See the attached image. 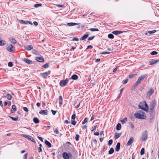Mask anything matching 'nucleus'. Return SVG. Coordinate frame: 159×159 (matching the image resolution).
<instances>
[{"label": "nucleus", "mask_w": 159, "mask_h": 159, "mask_svg": "<svg viewBox=\"0 0 159 159\" xmlns=\"http://www.w3.org/2000/svg\"><path fill=\"white\" fill-rule=\"evenodd\" d=\"M51 111H52V113L53 115H55L57 111H53L52 110H51Z\"/></svg>", "instance_id": "obj_55"}, {"label": "nucleus", "mask_w": 159, "mask_h": 159, "mask_svg": "<svg viewBox=\"0 0 159 159\" xmlns=\"http://www.w3.org/2000/svg\"><path fill=\"white\" fill-rule=\"evenodd\" d=\"M112 142H113V141L112 139L108 141V145L109 146H110L112 144Z\"/></svg>", "instance_id": "obj_41"}, {"label": "nucleus", "mask_w": 159, "mask_h": 159, "mask_svg": "<svg viewBox=\"0 0 159 159\" xmlns=\"http://www.w3.org/2000/svg\"><path fill=\"white\" fill-rule=\"evenodd\" d=\"M71 124L74 125H75L76 124V122L75 120H72L71 121Z\"/></svg>", "instance_id": "obj_46"}, {"label": "nucleus", "mask_w": 159, "mask_h": 159, "mask_svg": "<svg viewBox=\"0 0 159 159\" xmlns=\"http://www.w3.org/2000/svg\"><path fill=\"white\" fill-rule=\"evenodd\" d=\"M79 40V39L75 37L73 39V41H78Z\"/></svg>", "instance_id": "obj_56"}, {"label": "nucleus", "mask_w": 159, "mask_h": 159, "mask_svg": "<svg viewBox=\"0 0 159 159\" xmlns=\"http://www.w3.org/2000/svg\"><path fill=\"white\" fill-rule=\"evenodd\" d=\"M80 24L79 23H73V22L69 23L67 24V25L69 26H74V25H79Z\"/></svg>", "instance_id": "obj_18"}, {"label": "nucleus", "mask_w": 159, "mask_h": 159, "mask_svg": "<svg viewBox=\"0 0 159 159\" xmlns=\"http://www.w3.org/2000/svg\"><path fill=\"white\" fill-rule=\"evenodd\" d=\"M90 30L91 31H99L98 29L96 28H91L90 29Z\"/></svg>", "instance_id": "obj_35"}, {"label": "nucleus", "mask_w": 159, "mask_h": 159, "mask_svg": "<svg viewBox=\"0 0 159 159\" xmlns=\"http://www.w3.org/2000/svg\"><path fill=\"white\" fill-rule=\"evenodd\" d=\"M56 6H57L58 7H64L63 5H56Z\"/></svg>", "instance_id": "obj_60"}, {"label": "nucleus", "mask_w": 159, "mask_h": 159, "mask_svg": "<svg viewBox=\"0 0 159 159\" xmlns=\"http://www.w3.org/2000/svg\"><path fill=\"white\" fill-rule=\"evenodd\" d=\"M94 143L96 145L97 144V141L95 139L93 140L92 141V143Z\"/></svg>", "instance_id": "obj_40"}, {"label": "nucleus", "mask_w": 159, "mask_h": 159, "mask_svg": "<svg viewBox=\"0 0 159 159\" xmlns=\"http://www.w3.org/2000/svg\"><path fill=\"white\" fill-rule=\"evenodd\" d=\"M21 136L26 138H28L30 140L32 141L33 142L35 143V141L34 139L31 136L25 134H22Z\"/></svg>", "instance_id": "obj_8"}, {"label": "nucleus", "mask_w": 159, "mask_h": 159, "mask_svg": "<svg viewBox=\"0 0 159 159\" xmlns=\"http://www.w3.org/2000/svg\"><path fill=\"white\" fill-rule=\"evenodd\" d=\"M120 143H118L116 146L115 149L116 151L117 152H118L120 150Z\"/></svg>", "instance_id": "obj_21"}, {"label": "nucleus", "mask_w": 159, "mask_h": 159, "mask_svg": "<svg viewBox=\"0 0 159 159\" xmlns=\"http://www.w3.org/2000/svg\"><path fill=\"white\" fill-rule=\"evenodd\" d=\"M7 49L8 51L12 52L15 49V48L12 45L9 44L8 45Z\"/></svg>", "instance_id": "obj_9"}, {"label": "nucleus", "mask_w": 159, "mask_h": 159, "mask_svg": "<svg viewBox=\"0 0 159 159\" xmlns=\"http://www.w3.org/2000/svg\"><path fill=\"white\" fill-rule=\"evenodd\" d=\"M13 64L11 62H9L8 63V66L10 67H12Z\"/></svg>", "instance_id": "obj_45"}, {"label": "nucleus", "mask_w": 159, "mask_h": 159, "mask_svg": "<svg viewBox=\"0 0 159 159\" xmlns=\"http://www.w3.org/2000/svg\"><path fill=\"white\" fill-rule=\"evenodd\" d=\"M108 37L109 38L111 39H113L114 38V36L112 34H109L108 35Z\"/></svg>", "instance_id": "obj_33"}, {"label": "nucleus", "mask_w": 159, "mask_h": 159, "mask_svg": "<svg viewBox=\"0 0 159 159\" xmlns=\"http://www.w3.org/2000/svg\"><path fill=\"white\" fill-rule=\"evenodd\" d=\"M156 32V31L155 30H154L151 31H148V32L149 34H153L155 33Z\"/></svg>", "instance_id": "obj_50"}, {"label": "nucleus", "mask_w": 159, "mask_h": 159, "mask_svg": "<svg viewBox=\"0 0 159 159\" xmlns=\"http://www.w3.org/2000/svg\"><path fill=\"white\" fill-rule=\"evenodd\" d=\"M139 108L145 111H148V107L145 102H143L141 103L139 105Z\"/></svg>", "instance_id": "obj_3"}, {"label": "nucleus", "mask_w": 159, "mask_h": 159, "mask_svg": "<svg viewBox=\"0 0 159 159\" xmlns=\"http://www.w3.org/2000/svg\"><path fill=\"white\" fill-rule=\"evenodd\" d=\"M94 36L89 37L88 39V40H92L93 39V38H94Z\"/></svg>", "instance_id": "obj_52"}, {"label": "nucleus", "mask_w": 159, "mask_h": 159, "mask_svg": "<svg viewBox=\"0 0 159 159\" xmlns=\"http://www.w3.org/2000/svg\"><path fill=\"white\" fill-rule=\"evenodd\" d=\"M54 131L57 134H58L59 133V131L57 129H56Z\"/></svg>", "instance_id": "obj_51"}, {"label": "nucleus", "mask_w": 159, "mask_h": 159, "mask_svg": "<svg viewBox=\"0 0 159 159\" xmlns=\"http://www.w3.org/2000/svg\"><path fill=\"white\" fill-rule=\"evenodd\" d=\"M114 152V150L113 148H111L109 151V154H111L113 153Z\"/></svg>", "instance_id": "obj_32"}, {"label": "nucleus", "mask_w": 159, "mask_h": 159, "mask_svg": "<svg viewBox=\"0 0 159 159\" xmlns=\"http://www.w3.org/2000/svg\"><path fill=\"white\" fill-rule=\"evenodd\" d=\"M45 144L48 146L49 147H51V143L49 142L48 141H47V140H46L45 141Z\"/></svg>", "instance_id": "obj_28"}, {"label": "nucleus", "mask_w": 159, "mask_h": 159, "mask_svg": "<svg viewBox=\"0 0 159 159\" xmlns=\"http://www.w3.org/2000/svg\"><path fill=\"white\" fill-rule=\"evenodd\" d=\"M121 129V125L120 123H118L116 125V129L117 130H120Z\"/></svg>", "instance_id": "obj_26"}, {"label": "nucleus", "mask_w": 159, "mask_h": 159, "mask_svg": "<svg viewBox=\"0 0 159 159\" xmlns=\"http://www.w3.org/2000/svg\"><path fill=\"white\" fill-rule=\"evenodd\" d=\"M71 118L73 120L75 119V114L72 115L71 116Z\"/></svg>", "instance_id": "obj_54"}, {"label": "nucleus", "mask_w": 159, "mask_h": 159, "mask_svg": "<svg viewBox=\"0 0 159 159\" xmlns=\"http://www.w3.org/2000/svg\"><path fill=\"white\" fill-rule=\"evenodd\" d=\"M157 52L156 51H152L151 52V54L152 55H156L157 54Z\"/></svg>", "instance_id": "obj_42"}, {"label": "nucleus", "mask_w": 159, "mask_h": 159, "mask_svg": "<svg viewBox=\"0 0 159 159\" xmlns=\"http://www.w3.org/2000/svg\"><path fill=\"white\" fill-rule=\"evenodd\" d=\"M127 118L125 117L122 120L120 121L122 124H124L127 122Z\"/></svg>", "instance_id": "obj_27"}, {"label": "nucleus", "mask_w": 159, "mask_h": 159, "mask_svg": "<svg viewBox=\"0 0 159 159\" xmlns=\"http://www.w3.org/2000/svg\"><path fill=\"white\" fill-rule=\"evenodd\" d=\"M97 127V125L93 127L92 128V131H93L94 130H95Z\"/></svg>", "instance_id": "obj_59"}, {"label": "nucleus", "mask_w": 159, "mask_h": 159, "mask_svg": "<svg viewBox=\"0 0 159 159\" xmlns=\"http://www.w3.org/2000/svg\"><path fill=\"white\" fill-rule=\"evenodd\" d=\"M79 135L78 134H77L75 136V139L77 141H78L79 139Z\"/></svg>", "instance_id": "obj_44"}, {"label": "nucleus", "mask_w": 159, "mask_h": 159, "mask_svg": "<svg viewBox=\"0 0 159 159\" xmlns=\"http://www.w3.org/2000/svg\"><path fill=\"white\" fill-rule=\"evenodd\" d=\"M33 121L35 124H38L39 123V120L37 117H34L33 119Z\"/></svg>", "instance_id": "obj_23"}, {"label": "nucleus", "mask_w": 159, "mask_h": 159, "mask_svg": "<svg viewBox=\"0 0 159 159\" xmlns=\"http://www.w3.org/2000/svg\"><path fill=\"white\" fill-rule=\"evenodd\" d=\"M19 22L20 23L26 25L27 24V21L23 20H19Z\"/></svg>", "instance_id": "obj_29"}, {"label": "nucleus", "mask_w": 159, "mask_h": 159, "mask_svg": "<svg viewBox=\"0 0 159 159\" xmlns=\"http://www.w3.org/2000/svg\"><path fill=\"white\" fill-rule=\"evenodd\" d=\"M62 101L63 99L62 96H60L59 98V103L60 104V107H61L62 104Z\"/></svg>", "instance_id": "obj_22"}, {"label": "nucleus", "mask_w": 159, "mask_h": 159, "mask_svg": "<svg viewBox=\"0 0 159 159\" xmlns=\"http://www.w3.org/2000/svg\"><path fill=\"white\" fill-rule=\"evenodd\" d=\"M25 48L27 50L30 51L33 48V47L31 45H27L25 47Z\"/></svg>", "instance_id": "obj_13"}, {"label": "nucleus", "mask_w": 159, "mask_h": 159, "mask_svg": "<svg viewBox=\"0 0 159 159\" xmlns=\"http://www.w3.org/2000/svg\"><path fill=\"white\" fill-rule=\"evenodd\" d=\"M110 53V52H104L101 53L102 54H107Z\"/></svg>", "instance_id": "obj_48"}, {"label": "nucleus", "mask_w": 159, "mask_h": 159, "mask_svg": "<svg viewBox=\"0 0 159 159\" xmlns=\"http://www.w3.org/2000/svg\"><path fill=\"white\" fill-rule=\"evenodd\" d=\"M38 150L39 152H41L42 151L41 148H40V147H39L38 148Z\"/></svg>", "instance_id": "obj_63"}, {"label": "nucleus", "mask_w": 159, "mask_h": 159, "mask_svg": "<svg viewBox=\"0 0 159 159\" xmlns=\"http://www.w3.org/2000/svg\"><path fill=\"white\" fill-rule=\"evenodd\" d=\"M156 102L154 100L152 101L150 103L149 106L151 110H152L156 106Z\"/></svg>", "instance_id": "obj_10"}, {"label": "nucleus", "mask_w": 159, "mask_h": 159, "mask_svg": "<svg viewBox=\"0 0 159 159\" xmlns=\"http://www.w3.org/2000/svg\"><path fill=\"white\" fill-rule=\"evenodd\" d=\"M88 36V34H86L84 35L81 38V40H83L86 39Z\"/></svg>", "instance_id": "obj_34"}, {"label": "nucleus", "mask_w": 159, "mask_h": 159, "mask_svg": "<svg viewBox=\"0 0 159 159\" xmlns=\"http://www.w3.org/2000/svg\"><path fill=\"white\" fill-rule=\"evenodd\" d=\"M23 61L25 63L28 64H31L32 63V61L28 58H24L23 59Z\"/></svg>", "instance_id": "obj_20"}, {"label": "nucleus", "mask_w": 159, "mask_h": 159, "mask_svg": "<svg viewBox=\"0 0 159 159\" xmlns=\"http://www.w3.org/2000/svg\"><path fill=\"white\" fill-rule=\"evenodd\" d=\"M88 119L87 118H85L84 120V121L82 123V124L83 125L85 124L86 123Z\"/></svg>", "instance_id": "obj_47"}, {"label": "nucleus", "mask_w": 159, "mask_h": 159, "mask_svg": "<svg viewBox=\"0 0 159 159\" xmlns=\"http://www.w3.org/2000/svg\"><path fill=\"white\" fill-rule=\"evenodd\" d=\"M154 91L152 88H151L147 92L146 95L148 97H149L154 93Z\"/></svg>", "instance_id": "obj_7"}, {"label": "nucleus", "mask_w": 159, "mask_h": 159, "mask_svg": "<svg viewBox=\"0 0 159 159\" xmlns=\"http://www.w3.org/2000/svg\"><path fill=\"white\" fill-rule=\"evenodd\" d=\"M23 110L27 112L28 111V108L26 107H23Z\"/></svg>", "instance_id": "obj_53"}, {"label": "nucleus", "mask_w": 159, "mask_h": 159, "mask_svg": "<svg viewBox=\"0 0 159 159\" xmlns=\"http://www.w3.org/2000/svg\"><path fill=\"white\" fill-rule=\"evenodd\" d=\"M6 97L9 100H11V99L12 97L11 94L8 93L7 94Z\"/></svg>", "instance_id": "obj_30"}, {"label": "nucleus", "mask_w": 159, "mask_h": 159, "mask_svg": "<svg viewBox=\"0 0 159 159\" xmlns=\"http://www.w3.org/2000/svg\"><path fill=\"white\" fill-rule=\"evenodd\" d=\"M9 40L10 42L12 44H15L16 43V40L14 38H10L9 39Z\"/></svg>", "instance_id": "obj_19"}, {"label": "nucleus", "mask_w": 159, "mask_h": 159, "mask_svg": "<svg viewBox=\"0 0 159 159\" xmlns=\"http://www.w3.org/2000/svg\"><path fill=\"white\" fill-rule=\"evenodd\" d=\"M148 138V133L146 130L143 131L140 140L142 141H146Z\"/></svg>", "instance_id": "obj_2"}, {"label": "nucleus", "mask_w": 159, "mask_h": 159, "mask_svg": "<svg viewBox=\"0 0 159 159\" xmlns=\"http://www.w3.org/2000/svg\"><path fill=\"white\" fill-rule=\"evenodd\" d=\"M42 6V4L41 3L39 4H35L34 6L35 7H41Z\"/></svg>", "instance_id": "obj_36"}, {"label": "nucleus", "mask_w": 159, "mask_h": 159, "mask_svg": "<svg viewBox=\"0 0 159 159\" xmlns=\"http://www.w3.org/2000/svg\"><path fill=\"white\" fill-rule=\"evenodd\" d=\"M144 154V149L142 148L140 151V154L141 155H143Z\"/></svg>", "instance_id": "obj_37"}, {"label": "nucleus", "mask_w": 159, "mask_h": 159, "mask_svg": "<svg viewBox=\"0 0 159 159\" xmlns=\"http://www.w3.org/2000/svg\"><path fill=\"white\" fill-rule=\"evenodd\" d=\"M42 67L45 68H48V63H47L43 65Z\"/></svg>", "instance_id": "obj_43"}, {"label": "nucleus", "mask_w": 159, "mask_h": 159, "mask_svg": "<svg viewBox=\"0 0 159 159\" xmlns=\"http://www.w3.org/2000/svg\"><path fill=\"white\" fill-rule=\"evenodd\" d=\"M34 25L35 26H37L38 25V23L36 21H34Z\"/></svg>", "instance_id": "obj_64"}, {"label": "nucleus", "mask_w": 159, "mask_h": 159, "mask_svg": "<svg viewBox=\"0 0 159 159\" xmlns=\"http://www.w3.org/2000/svg\"><path fill=\"white\" fill-rule=\"evenodd\" d=\"M39 113L42 115H47L48 114V111L46 110H41L39 111Z\"/></svg>", "instance_id": "obj_12"}, {"label": "nucleus", "mask_w": 159, "mask_h": 159, "mask_svg": "<svg viewBox=\"0 0 159 159\" xmlns=\"http://www.w3.org/2000/svg\"><path fill=\"white\" fill-rule=\"evenodd\" d=\"M125 32V31H113L112 33L115 35H117Z\"/></svg>", "instance_id": "obj_15"}, {"label": "nucleus", "mask_w": 159, "mask_h": 159, "mask_svg": "<svg viewBox=\"0 0 159 159\" xmlns=\"http://www.w3.org/2000/svg\"><path fill=\"white\" fill-rule=\"evenodd\" d=\"M134 116L137 119H145L146 118L145 113L142 111H139L135 112Z\"/></svg>", "instance_id": "obj_1"}, {"label": "nucleus", "mask_w": 159, "mask_h": 159, "mask_svg": "<svg viewBox=\"0 0 159 159\" xmlns=\"http://www.w3.org/2000/svg\"><path fill=\"white\" fill-rule=\"evenodd\" d=\"M71 156V154H68L66 152H63L62 154V156L64 159H69L70 157Z\"/></svg>", "instance_id": "obj_6"}, {"label": "nucleus", "mask_w": 159, "mask_h": 159, "mask_svg": "<svg viewBox=\"0 0 159 159\" xmlns=\"http://www.w3.org/2000/svg\"><path fill=\"white\" fill-rule=\"evenodd\" d=\"M12 108L14 110V112H15L16 111V106L15 105H13L12 106Z\"/></svg>", "instance_id": "obj_39"}, {"label": "nucleus", "mask_w": 159, "mask_h": 159, "mask_svg": "<svg viewBox=\"0 0 159 159\" xmlns=\"http://www.w3.org/2000/svg\"><path fill=\"white\" fill-rule=\"evenodd\" d=\"M99 133L98 132H96L94 133V134L95 135L98 136L99 135Z\"/></svg>", "instance_id": "obj_57"}, {"label": "nucleus", "mask_w": 159, "mask_h": 159, "mask_svg": "<svg viewBox=\"0 0 159 159\" xmlns=\"http://www.w3.org/2000/svg\"><path fill=\"white\" fill-rule=\"evenodd\" d=\"M69 80L66 79L65 80H62L60 81V85L61 86L63 87L66 85L68 83Z\"/></svg>", "instance_id": "obj_5"}, {"label": "nucleus", "mask_w": 159, "mask_h": 159, "mask_svg": "<svg viewBox=\"0 0 159 159\" xmlns=\"http://www.w3.org/2000/svg\"><path fill=\"white\" fill-rule=\"evenodd\" d=\"M159 62V60H153L151 61H150L149 62V64L150 65H153L154 64L156 63L157 62Z\"/></svg>", "instance_id": "obj_16"}, {"label": "nucleus", "mask_w": 159, "mask_h": 159, "mask_svg": "<svg viewBox=\"0 0 159 159\" xmlns=\"http://www.w3.org/2000/svg\"><path fill=\"white\" fill-rule=\"evenodd\" d=\"M10 118L12 120L14 121H16L18 120V118H14L12 117H10Z\"/></svg>", "instance_id": "obj_49"}, {"label": "nucleus", "mask_w": 159, "mask_h": 159, "mask_svg": "<svg viewBox=\"0 0 159 159\" xmlns=\"http://www.w3.org/2000/svg\"><path fill=\"white\" fill-rule=\"evenodd\" d=\"M50 71H48L45 72L41 74L43 78H45L50 73Z\"/></svg>", "instance_id": "obj_14"}, {"label": "nucleus", "mask_w": 159, "mask_h": 159, "mask_svg": "<svg viewBox=\"0 0 159 159\" xmlns=\"http://www.w3.org/2000/svg\"><path fill=\"white\" fill-rule=\"evenodd\" d=\"M78 78V76L76 75H73L71 77V79L74 80H76Z\"/></svg>", "instance_id": "obj_25"}, {"label": "nucleus", "mask_w": 159, "mask_h": 159, "mask_svg": "<svg viewBox=\"0 0 159 159\" xmlns=\"http://www.w3.org/2000/svg\"><path fill=\"white\" fill-rule=\"evenodd\" d=\"M6 42L4 40H0V45L3 46L5 44Z\"/></svg>", "instance_id": "obj_31"}, {"label": "nucleus", "mask_w": 159, "mask_h": 159, "mask_svg": "<svg viewBox=\"0 0 159 159\" xmlns=\"http://www.w3.org/2000/svg\"><path fill=\"white\" fill-rule=\"evenodd\" d=\"M128 81V80L127 79H126L123 83V84H126Z\"/></svg>", "instance_id": "obj_61"}, {"label": "nucleus", "mask_w": 159, "mask_h": 159, "mask_svg": "<svg viewBox=\"0 0 159 159\" xmlns=\"http://www.w3.org/2000/svg\"><path fill=\"white\" fill-rule=\"evenodd\" d=\"M24 158L25 159H27V154H25L24 155Z\"/></svg>", "instance_id": "obj_62"}, {"label": "nucleus", "mask_w": 159, "mask_h": 159, "mask_svg": "<svg viewBox=\"0 0 159 159\" xmlns=\"http://www.w3.org/2000/svg\"><path fill=\"white\" fill-rule=\"evenodd\" d=\"M129 125L132 129H133L134 128V125L132 122L129 123Z\"/></svg>", "instance_id": "obj_38"}, {"label": "nucleus", "mask_w": 159, "mask_h": 159, "mask_svg": "<svg viewBox=\"0 0 159 159\" xmlns=\"http://www.w3.org/2000/svg\"><path fill=\"white\" fill-rule=\"evenodd\" d=\"M134 141V138L133 137L130 138L128 141L127 145V146L131 145Z\"/></svg>", "instance_id": "obj_11"}, {"label": "nucleus", "mask_w": 159, "mask_h": 159, "mask_svg": "<svg viewBox=\"0 0 159 159\" xmlns=\"http://www.w3.org/2000/svg\"><path fill=\"white\" fill-rule=\"evenodd\" d=\"M146 76L147 74H145L141 75L139 76L135 83V85H137L140 84L141 82L143 80Z\"/></svg>", "instance_id": "obj_4"}, {"label": "nucleus", "mask_w": 159, "mask_h": 159, "mask_svg": "<svg viewBox=\"0 0 159 159\" xmlns=\"http://www.w3.org/2000/svg\"><path fill=\"white\" fill-rule=\"evenodd\" d=\"M121 135V133L117 134V133H115V134L114 138L115 139H118L120 137Z\"/></svg>", "instance_id": "obj_24"}, {"label": "nucleus", "mask_w": 159, "mask_h": 159, "mask_svg": "<svg viewBox=\"0 0 159 159\" xmlns=\"http://www.w3.org/2000/svg\"><path fill=\"white\" fill-rule=\"evenodd\" d=\"M35 59L39 62H42L44 61V60L43 58L37 57L35 58Z\"/></svg>", "instance_id": "obj_17"}, {"label": "nucleus", "mask_w": 159, "mask_h": 159, "mask_svg": "<svg viewBox=\"0 0 159 159\" xmlns=\"http://www.w3.org/2000/svg\"><path fill=\"white\" fill-rule=\"evenodd\" d=\"M37 138L40 140L41 141L43 142V138L40 137H39V136H38L37 137Z\"/></svg>", "instance_id": "obj_58"}]
</instances>
